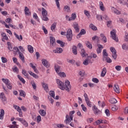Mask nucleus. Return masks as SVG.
I'll return each instance as SVG.
<instances>
[{
    "label": "nucleus",
    "instance_id": "obj_1",
    "mask_svg": "<svg viewBox=\"0 0 128 128\" xmlns=\"http://www.w3.org/2000/svg\"><path fill=\"white\" fill-rule=\"evenodd\" d=\"M56 84H58L59 88L62 90H66V92H69L72 88V86H70V84L68 80H66L65 82L64 85V83L60 80L57 79Z\"/></svg>",
    "mask_w": 128,
    "mask_h": 128
},
{
    "label": "nucleus",
    "instance_id": "obj_2",
    "mask_svg": "<svg viewBox=\"0 0 128 128\" xmlns=\"http://www.w3.org/2000/svg\"><path fill=\"white\" fill-rule=\"evenodd\" d=\"M60 34L62 36H66L68 42H70L72 40V29H68L66 32H61Z\"/></svg>",
    "mask_w": 128,
    "mask_h": 128
},
{
    "label": "nucleus",
    "instance_id": "obj_3",
    "mask_svg": "<svg viewBox=\"0 0 128 128\" xmlns=\"http://www.w3.org/2000/svg\"><path fill=\"white\" fill-rule=\"evenodd\" d=\"M42 20H44V22H48V11L44 9V8H42Z\"/></svg>",
    "mask_w": 128,
    "mask_h": 128
},
{
    "label": "nucleus",
    "instance_id": "obj_4",
    "mask_svg": "<svg viewBox=\"0 0 128 128\" xmlns=\"http://www.w3.org/2000/svg\"><path fill=\"white\" fill-rule=\"evenodd\" d=\"M2 80L3 82L5 84L8 88L9 90H12V83H10V80H8V79L2 78Z\"/></svg>",
    "mask_w": 128,
    "mask_h": 128
},
{
    "label": "nucleus",
    "instance_id": "obj_5",
    "mask_svg": "<svg viewBox=\"0 0 128 128\" xmlns=\"http://www.w3.org/2000/svg\"><path fill=\"white\" fill-rule=\"evenodd\" d=\"M110 34H111V36H112V40H115V42H118V38L116 36V30H113L112 31H111Z\"/></svg>",
    "mask_w": 128,
    "mask_h": 128
},
{
    "label": "nucleus",
    "instance_id": "obj_6",
    "mask_svg": "<svg viewBox=\"0 0 128 128\" xmlns=\"http://www.w3.org/2000/svg\"><path fill=\"white\" fill-rule=\"evenodd\" d=\"M0 98L3 102L4 104H7L8 101L6 100V95L4 94V93L1 92L0 95Z\"/></svg>",
    "mask_w": 128,
    "mask_h": 128
},
{
    "label": "nucleus",
    "instance_id": "obj_7",
    "mask_svg": "<svg viewBox=\"0 0 128 128\" xmlns=\"http://www.w3.org/2000/svg\"><path fill=\"white\" fill-rule=\"evenodd\" d=\"M110 50L112 52V57L113 58L114 60H116V58L118 57V55H116V48L114 47H111L110 48Z\"/></svg>",
    "mask_w": 128,
    "mask_h": 128
},
{
    "label": "nucleus",
    "instance_id": "obj_8",
    "mask_svg": "<svg viewBox=\"0 0 128 128\" xmlns=\"http://www.w3.org/2000/svg\"><path fill=\"white\" fill-rule=\"evenodd\" d=\"M55 70L57 74H58V76H62L63 78H64V76H66V74L64 72H60V68L59 67H54Z\"/></svg>",
    "mask_w": 128,
    "mask_h": 128
},
{
    "label": "nucleus",
    "instance_id": "obj_9",
    "mask_svg": "<svg viewBox=\"0 0 128 128\" xmlns=\"http://www.w3.org/2000/svg\"><path fill=\"white\" fill-rule=\"evenodd\" d=\"M50 46L51 48L56 46V38L54 36H50Z\"/></svg>",
    "mask_w": 128,
    "mask_h": 128
},
{
    "label": "nucleus",
    "instance_id": "obj_10",
    "mask_svg": "<svg viewBox=\"0 0 128 128\" xmlns=\"http://www.w3.org/2000/svg\"><path fill=\"white\" fill-rule=\"evenodd\" d=\"M92 108L95 114L98 116V114H102V111L100 110L96 106H94Z\"/></svg>",
    "mask_w": 128,
    "mask_h": 128
},
{
    "label": "nucleus",
    "instance_id": "obj_11",
    "mask_svg": "<svg viewBox=\"0 0 128 128\" xmlns=\"http://www.w3.org/2000/svg\"><path fill=\"white\" fill-rule=\"evenodd\" d=\"M42 64L44 66H46L47 68H48L50 66V64L48 63V62L46 60V59H42Z\"/></svg>",
    "mask_w": 128,
    "mask_h": 128
},
{
    "label": "nucleus",
    "instance_id": "obj_12",
    "mask_svg": "<svg viewBox=\"0 0 128 128\" xmlns=\"http://www.w3.org/2000/svg\"><path fill=\"white\" fill-rule=\"evenodd\" d=\"M97 46L98 48L96 50V52L97 54H100V52H102V48H104V46L100 44H98Z\"/></svg>",
    "mask_w": 128,
    "mask_h": 128
},
{
    "label": "nucleus",
    "instance_id": "obj_13",
    "mask_svg": "<svg viewBox=\"0 0 128 128\" xmlns=\"http://www.w3.org/2000/svg\"><path fill=\"white\" fill-rule=\"evenodd\" d=\"M86 32L84 29H82L80 32L77 35L76 38H80L82 36L83 34H86Z\"/></svg>",
    "mask_w": 128,
    "mask_h": 128
},
{
    "label": "nucleus",
    "instance_id": "obj_14",
    "mask_svg": "<svg viewBox=\"0 0 128 128\" xmlns=\"http://www.w3.org/2000/svg\"><path fill=\"white\" fill-rule=\"evenodd\" d=\"M114 90L116 94H120V87L118 84H115L114 87Z\"/></svg>",
    "mask_w": 128,
    "mask_h": 128
},
{
    "label": "nucleus",
    "instance_id": "obj_15",
    "mask_svg": "<svg viewBox=\"0 0 128 128\" xmlns=\"http://www.w3.org/2000/svg\"><path fill=\"white\" fill-rule=\"evenodd\" d=\"M53 52H54V54H62V48H57L56 49L53 50Z\"/></svg>",
    "mask_w": 128,
    "mask_h": 128
},
{
    "label": "nucleus",
    "instance_id": "obj_16",
    "mask_svg": "<svg viewBox=\"0 0 128 128\" xmlns=\"http://www.w3.org/2000/svg\"><path fill=\"white\" fill-rule=\"evenodd\" d=\"M73 28H74L76 32H80V28H78V24L77 22L74 23Z\"/></svg>",
    "mask_w": 128,
    "mask_h": 128
},
{
    "label": "nucleus",
    "instance_id": "obj_17",
    "mask_svg": "<svg viewBox=\"0 0 128 128\" xmlns=\"http://www.w3.org/2000/svg\"><path fill=\"white\" fill-rule=\"evenodd\" d=\"M108 52H106V50L104 49L103 50V52H102L103 60H104L106 58H108Z\"/></svg>",
    "mask_w": 128,
    "mask_h": 128
},
{
    "label": "nucleus",
    "instance_id": "obj_18",
    "mask_svg": "<svg viewBox=\"0 0 128 128\" xmlns=\"http://www.w3.org/2000/svg\"><path fill=\"white\" fill-rule=\"evenodd\" d=\"M76 18V14L75 13H73L72 14V16L69 18L68 20L70 22L72 20H74Z\"/></svg>",
    "mask_w": 128,
    "mask_h": 128
},
{
    "label": "nucleus",
    "instance_id": "obj_19",
    "mask_svg": "<svg viewBox=\"0 0 128 128\" xmlns=\"http://www.w3.org/2000/svg\"><path fill=\"white\" fill-rule=\"evenodd\" d=\"M18 54L20 60H21L23 62H24V54H22V52H19Z\"/></svg>",
    "mask_w": 128,
    "mask_h": 128
},
{
    "label": "nucleus",
    "instance_id": "obj_20",
    "mask_svg": "<svg viewBox=\"0 0 128 128\" xmlns=\"http://www.w3.org/2000/svg\"><path fill=\"white\" fill-rule=\"evenodd\" d=\"M100 36L102 40H103L104 42V43L106 42V37L104 36V34H101Z\"/></svg>",
    "mask_w": 128,
    "mask_h": 128
},
{
    "label": "nucleus",
    "instance_id": "obj_21",
    "mask_svg": "<svg viewBox=\"0 0 128 128\" xmlns=\"http://www.w3.org/2000/svg\"><path fill=\"white\" fill-rule=\"evenodd\" d=\"M24 12L26 16H30V9L26 6L24 8Z\"/></svg>",
    "mask_w": 128,
    "mask_h": 128
},
{
    "label": "nucleus",
    "instance_id": "obj_22",
    "mask_svg": "<svg viewBox=\"0 0 128 128\" xmlns=\"http://www.w3.org/2000/svg\"><path fill=\"white\" fill-rule=\"evenodd\" d=\"M86 44L87 48H90V50H92V43H90V42L87 41L86 42Z\"/></svg>",
    "mask_w": 128,
    "mask_h": 128
},
{
    "label": "nucleus",
    "instance_id": "obj_23",
    "mask_svg": "<svg viewBox=\"0 0 128 128\" xmlns=\"http://www.w3.org/2000/svg\"><path fill=\"white\" fill-rule=\"evenodd\" d=\"M106 68H104L102 70V72H101V76L104 78V76H106Z\"/></svg>",
    "mask_w": 128,
    "mask_h": 128
},
{
    "label": "nucleus",
    "instance_id": "obj_24",
    "mask_svg": "<svg viewBox=\"0 0 128 128\" xmlns=\"http://www.w3.org/2000/svg\"><path fill=\"white\" fill-rule=\"evenodd\" d=\"M56 42L57 44H60V46H61V48H64V44H66L65 42L60 40H57Z\"/></svg>",
    "mask_w": 128,
    "mask_h": 128
},
{
    "label": "nucleus",
    "instance_id": "obj_25",
    "mask_svg": "<svg viewBox=\"0 0 128 128\" xmlns=\"http://www.w3.org/2000/svg\"><path fill=\"white\" fill-rule=\"evenodd\" d=\"M42 86L44 90H46V92H48V84L42 83Z\"/></svg>",
    "mask_w": 128,
    "mask_h": 128
},
{
    "label": "nucleus",
    "instance_id": "obj_26",
    "mask_svg": "<svg viewBox=\"0 0 128 128\" xmlns=\"http://www.w3.org/2000/svg\"><path fill=\"white\" fill-rule=\"evenodd\" d=\"M28 72L32 76H33V78H38V76L32 72V71H28Z\"/></svg>",
    "mask_w": 128,
    "mask_h": 128
},
{
    "label": "nucleus",
    "instance_id": "obj_27",
    "mask_svg": "<svg viewBox=\"0 0 128 128\" xmlns=\"http://www.w3.org/2000/svg\"><path fill=\"white\" fill-rule=\"evenodd\" d=\"M4 110L2 109L0 110V120H4Z\"/></svg>",
    "mask_w": 128,
    "mask_h": 128
},
{
    "label": "nucleus",
    "instance_id": "obj_28",
    "mask_svg": "<svg viewBox=\"0 0 128 128\" xmlns=\"http://www.w3.org/2000/svg\"><path fill=\"white\" fill-rule=\"evenodd\" d=\"M80 52V54L82 58H84V56H88V54L86 53V51H84V49H81Z\"/></svg>",
    "mask_w": 128,
    "mask_h": 128
},
{
    "label": "nucleus",
    "instance_id": "obj_29",
    "mask_svg": "<svg viewBox=\"0 0 128 128\" xmlns=\"http://www.w3.org/2000/svg\"><path fill=\"white\" fill-rule=\"evenodd\" d=\"M14 34L16 36V38H18V40H22V35H20V36L16 34V33L14 32Z\"/></svg>",
    "mask_w": 128,
    "mask_h": 128
},
{
    "label": "nucleus",
    "instance_id": "obj_30",
    "mask_svg": "<svg viewBox=\"0 0 128 128\" xmlns=\"http://www.w3.org/2000/svg\"><path fill=\"white\" fill-rule=\"evenodd\" d=\"M39 113L40 116H46V111L42 110H39Z\"/></svg>",
    "mask_w": 128,
    "mask_h": 128
},
{
    "label": "nucleus",
    "instance_id": "obj_31",
    "mask_svg": "<svg viewBox=\"0 0 128 128\" xmlns=\"http://www.w3.org/2000/svg\"><path fill=\"white\" fill-rule=\"evenodd\" d=\"M76 46H72V52L74 54L75 56H76L78 54V50H76Z\"/></svg>",
    "mask_w": 128,
    "mask_h": 128
},
{
    "label": "nucleus",
    "instance_id": "obj_32",
    "mask_svg": "<svg viewBox=\"0 0 128 128\" xmlns=\"http://www.w3.org/2000/svg\"><path fill=\"white\" fill-rule=\"evenodd\" d=\"M56 28V22H54L51 26V30L54 32V28Z\"/></svg>",
    "mask_w": 128,
    "mask_h": 128
},
{
    "label": "nucleus",
    "instance_id": "obj_33",
    "mask_svg": "<svg viewBox=\"0 0 128 128\" xmlns=\"http://www.w3.org/2000/svg\"><path fill=\"white\" fill-rule=\"evenodd\" d=\"M64 122H66V124H68L70 122V116L68 115H66V120H64Z\"/></svg>",
    "mask_w": 128,
    "mask_h": 128
},
{
    "label": "nucleus",
    "instance_id": "obj_34",
    "mask_svg": "<svg viewBox=\"0 0 128 128\" xmlns=\"http://www.w3.org/2000/svg\"><path fill=\"white\" fill-rule=\"evenodd\" d=\"M28 52H30L31 53L34 52V48L32 46L28 45Z\"/></svg>",
    "mask_w": 128,
    "mask_h": 128
},
{
    "label": "nucleus",
    "instance_id": "obj_35",
    "mask_svg": "<svg viewBox=\"0 0 128 128\" xmlns=\"http://www.w3.org/2000/svg\"><path fill=\"white\" fill-rule=\"evenodd\" d=\"M110 104H114L118 102V100H116V98H112L110 100Z\"/></svg>",
    "mask_w": 128,
    "mask_h": 128
},
{
    "label": "nucleus",
    "instance_id": "obj_36",
    "mask_svg": "<svg viewBox=\"0 0 128 128\" xmlns=\"http://www.w3.org/2000/svg\"><path fill=\"white\" fill-rule=\"evenodd\" d=\"M100 8L101 10H102V12H104V4L102 2H100Z\"/></svg>",
    "mask_w": 128,
    "mask_h": 128
},
{
    "label": "nucleus",
    "instance_id": "obj_37",
    "mask_svg": "<svg viewBox=\"0 0 128 128\" xmlns=\"http://www.w3.org/2000/svg\"><path fill=\"white\" fill-rule=\"evenodd\" d=\"M20 96H23V98L26 97V92L22 90H20Z\"/></svg>",
    "mask_w": 128,
    "mask_h": 128
},
{
    "label": "nucleus",
    "instance_id": "obj_38",
    "mask_svg": "<svg viewBox=\"0 0 128 128\" xmlns=\"http://www.w3.org/2000/svg\"><path fill=\"white\" fill-rule=\"evenodd\" d=\"M103 60H106V62H108V64H110L112 62V59H110V58L108 57H107L104 59H103Z\"/></svg>",
    "mask_w": 128,
    "mask_h": 128
},
{
    "label": "nucleus",
    "instance_id": "obj_39",
    "mask_svg": "<svg viewBox=\"0 0 128 128\" xmlns=\"http://www.w3.org/2000/svg\"><path fill=\"white\" fill-rule=\"evenodd\" d=\"M18 78H19L20 80L22 82L23 84H26V80H24V78H22L20 76L18 75Z\"/></svg>",
    "mask_w": 128,
    "mask_h": 128
},
{
    "label": "nucleus",
    "instance_id": "obj_40",
    "mask_svg": "<svg viewBox=\"0 0 128 128\" xmlns=\"http://www.w3.org/2000/svg\"><path fill=\"white\" fill-rule=\"evenodd\" d=\"M90 28H92V30H98V28H96V26L94 25L93 24H90Z\"/></svg>",
    "mask_w": 128,
    "mask_h": 128
},
{
    "label": "nucleus",
    "instance_id": "obj_41",
    "mask_svg": "<svg viewBox=\"0 0 128 128\" xmlns=\"http://www.w3.org/2000/svg\"><path fill=\"white\" fill-rule=\"evenodd\" d=\"M2 36L3 38H4L6 40H8V37L6 36V33H2Z\"/></svg>",
    "mask_w": 128,
    "mask_h": 128
},
{
    "label": "nucleus",
    "instance_id": "obj_42",
    "mask_svg": "<svg viewBox=\"0 0 128 128\" xmlns=\"http://www.w3.org/2000/svg\"><path fill=\"white\" fill-rule=\"evenodd\" d=\"M22 74H24L25 76H26V78H28V72H26V70H22Z\"/></svg>",
    "mask_w": 128,
    "mask_h": 128
},
{
    "label": "nucleus",
    "instance_id": "obj_43",
    "mask_svg": "<svg viewBox=\"0 0 128 128\" xmlns=\"http://www.w3.org/2000/svg\"><path fill=\"white\" fill-rule=\"evenodd\" d=\"M64 10H66L67 12H70V8L68 6H64Z\"/></svg>",
    "mask_w": 128,
    "mask_h": 128
},
{
    "label": "nucleus",
    "instance_id": "obj_44",
    "mask_svg": "<svg viewBox=\"0 0 128 128\" xmlns=\"http://www.w3.org/2000/svg\"><path fill=\"white\" fill-rule=\"evenodd\" d=\"M90 60H88V58H86L85 60L83 62V64L84 66H88V62H90Z\"/></svg>",
    "mask_w": 128,
    "mask_h": 128
},
{
    "label": "nucleus",
    "instance_id": "obj_45",
    "mask_svg": "<svg viewBox=\"0 0 128 128\" xmlns=\"http://www.w3.org/2000/svg\"><path fill=\"white\" fill-rule=\"evenodd\" d=\"M49 94L50 95V96H52L53 98H54L55 94L54 91H50L49 92Z\"/></svg>",
    "mask_w": 128,
    "mask_h": 128
},
{
    "label": "nucleus",
    "instance_id": "obj_46",
    "mask_svg": "<svg viewBox=\"0 0 128 128\" xmlns=\"http://www.w3.org/2000/svg\"><path fill=\"white\" fill-rule=\"evenodd\" d=\"M92 82H94L95 84H98L100 80L96 78H93L92 79Z\"/></svg>",
    "mask_w": 128,
    "mask_h": 128
},
{
    "label": "nucleus",
    "instance_id": "obj_47",
    "mask_svg": "<svg viewBox=\"0 0 128 128\" xmlns=\"http://www.w3.org/2000/svg\"><path fill=\"white\" fill-rule=\"evenodd\" d=\"M14 108L15 110H18V112L22 111V109L18 106H14Z\"/></svg>",
    "mask_w": 128,
    "mask_h": 128
},
{
    "label": "nucleus",
    "instance_id": "obj_48",
    "mask_svg": "<svg viewBox=\"0 0 128 128\" xmlns=\"http://www.w3.org/2000/svg\"><path fill=\"white\" fill-rule=\"evenodd\" d=\"M86 102L87 106H90V108H92V102L90 101V100H87Z\"/></svg>",
    "mask_w": 128,
    "mask_h": 128
},
{
    "label": "nucleus",
    "instance_id": "obj_49",
    "mask_svg": "<svg viewBox=\"0 0 128 128\" xmlns=\"http://www.w3.org/2000/svg\"><path fill=\"white\" fill-rule=\"evenodd\" d=\"M22 124H24V126L26 127L28 126V122H26V120H23V122H22Z\"/></svg>",
    "mask_w": 128,
    "mask_h": 128
},
{
    "label": "nucleus",
    "instance_id": "obj_50",
    "mask_svg": "<svg viewBox=\"0 0 128 128\" xmlns=\"http://www.w3.org/2000/svg\"><path fill=\"white\" fill-rule=\"evenodd\" d=\"M42 29L44 30V33L45 34H48V30H46V28L44 26H42Z\"/></svg>",
    "mask_w": 128,
    "mask_h": 128
},
{
    "label": "nucleus",
    "instance_id": "obj_51",
    "mask_svg": "<svg viewBox=\"0 0 128 128\" xmlns=\"http://www.w3.org/2000/svg\"><path fill=\"white\" fill-rule=\"evenodd\" d=\"M115 68L116 70H118V72H119L122 70V66H116Z\"/></svg>",
    "mask_w": 128,
    "mask_h": 128
},
{
    "label": "nucleus",
    "instance_id": "obj_52",
    "mask_svg": "<svg viewBox=\"0 0 128 128\" xmlns=\"http://www.w3.org/2000/svg\"><path fill=\"white\" fill-rule=\"evenodd\" d=\"M84 96V97L86 102V100H90V98H88V94H86V93H85Z\"/></svg>",
    "mask_w": 128,
    "mask_h": 128
},
{
    "label": "nucleus",
    "instance_id": "obj_53",
    "mask_svg": "<svg viewBox=\"0 0 128 128\" xmlns=\"http://www.w3.org/2000/svg\"><path fill=\"white\" fill-rule=\"evenodd\" d=\"M96 18L97 20H102V16L100 14L96 15Z\"/></svg>",
    "mask_w": 128,
    "mask_h": 128
},
{
    "label": "nucleus",
    "instance_id": "obj_54",
    "mask_svg": "<svg viewBox=\"0 0 128 128\" xmlns=\"http://www.w3.org/2000/svg\"><path fill=\"white\" fill-rule=\"evenodd\" d=\"M2 62L4 64L8 62V60H6V58L4 57H2Z\"/></svg>",
    "mask_w": 128,
    "mask_h": 128
},
{
    "label": "nucleus",
    "instance_id": "obj_55",
    "mask_svg": "<svg viewBox=\"0 0 128 128\" xmlns=\"http://www.w3.org/2000/svg\"><path fill=\"white\" fill-rule=\"evenodd\" d=\"M124 40L125 42H128V34L127 32H125Z\"/></svg>",
    "mask_w": 128,
    "mask_h": 128
},
{
    "label": "nucleus",
    "instance_id": "obj_56",
    "mask_svg": "<svg viewBox=\"0 0 128 128\" xmlns=\"http://www.w3.org/2000/svg\"><path fill=\"white\" fill-rule=\"evenodd\" d=\"M105 114L106 116H110V110H108V109H106L105 110Z\"/></svg>",
    "mask_w": 128,
    "mask_h": 128
},
{
    "label": "nucleus",
    "instance_id": "obj_57",
    "mask_svg": "<svg viewBox=\"0 0 128 128\" xmlns=\"http://www.w3.org/2000/svg\"><path fill=\"white\" fill-rule=\"evenodd\" d=\"M84 14L86 16H90V12H88V11L86 10H84Z\"/></svg>",
    "mask_w": 128,
    "mask_h": 128
},
{
    "label": "nucleus",
    "instance_id": "obj_58",
    "mask_svg": "<svg viewBox=\"0 0 128 128\" xmlns=\"http://www.w3.org/2000/svg\"><path fill=\"white\" fill-rule=\"evenodd\" d=\"M81 106H82V110H84V112H86V106H84V104H82L81 105Z\"/></svg>",
    "mask_w": 128,
    "mask_h": 128
},
{
    "label": "nucleus",
    "instance_id": "obj_59",
    "mask_svg": "<svg viewBox=\"0 0 128 128\" xmlns=\"http://www.w3.org/2000/svg\"><path fill=\"white\" fill-rule=\"evenodd\" d=\"M102 120L100 119V120H97L96 122V124H102Z\"/></svg>",
    "mask_w": 128,
    "mask_h": 128
},
{
    "label": "nucleus",
    "instance_id": "obj_60",
    "mask_svg": "<svg viewBox=\"0 0 128 128\" xmlns=\"http://www.w3.org/2000/svg\"><path fill=\"white\" fill-rule=\"evenodd\" d=\"M86 72H84L80 71L79 72V74L80 76H84Z\"/></svg>",
    "mask_w": 128,
    "mask_h": 128
},
{
    "label": "nucleus",
    "instance_id": "obj_61",
    "mask_svg": "<svg viewBox=\"0 0 128 128\" xmlns=\"http://www.w3.org/2000/svg\"><path fill=\"white\" fill-rule=\"evenodd\" d=\"M36 120H37L38 122H41V120H42V117L40 116H38L36 117Z\"/></svg>",
    "mask_w": 128,
    "mask_h": 128
},
{
    "label": "nucleus",
    "instance_id": "obj_62",
    "mask_svg": "<svg viewBox=\"0 0 128 128\" xmlns=\"http://www.w3.org/2000/svg\"><path fill=\"white\" fill-rule=\"evenodd\" d=\"M114 12L116 14H120V12L116 9H114Z\"/></svg>",
    "mask_w": 128,
    "mask_h": 128
},
{
    "label": "nucleus",
    "instance_id": "obj_63",
    "mask_svg": "<svg viewBox=\"0 0 128 128\" xmlns=\"http://www.w3.org/2000/svg\"><path fill=\"white\" fill-rule=\"evenodd\" d=\"M92 40H100V38H98V36H95L92 38Z\"/></svg>",
    "mask_w": 128,
    "mask_h": 128
},
{
    "label": "nucleus",
    "instance_id": "obj_64",
    "mask_svg": "<svg viewBox=\"0 0 128 128\" xmlns=\"http://www.w3.org/2000/svg\"><path fill=\"white\" fill-rule=\"evenodd\" d=\"M78 48H79L80 50H82V44L80 43H79L78 44Z\"/></svg>",
    "mask_w": 128,
    "mask_h": 128
}]
</instances>
